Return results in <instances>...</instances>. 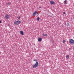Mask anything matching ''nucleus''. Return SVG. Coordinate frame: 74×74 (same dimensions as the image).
<instances>
[{
	"label": "nucleus",
	"instance_id": "1",
	"mask_svg": "<svg viewBox=\"0 0 74 74\" xmlns=\"http://www.w3.org/2000/svg\"><path fill=\"white\" fill-rule=\"evenodd\" d=\"M14 24L15 25H18V24L21 23V22L19 20H18L17 21H15L14 22Z\"/></svg>",
	"mask_w": 74,
	"mask_h": 74
},
{
	"label": "nucleus",
	"instance_id": "2",
	"mask_svg": "<svg viewBox=\"0 0 74 74\" xmlns=\"http://www.w3.org/2000/svg\"><path fill=\"white\" fill-rule=\"evenodd\" d=\"M69 43L70 44H74V40L73 39H71L69 40Z\"/></svg>",
	"mask_w": 74,
	"mask_h": 74
},
{
	"label": "nucleus",
	"instance_id": "3",
	"mask_svg": "<svg viewBox=\"0 0 74 74\" xmlns=\"http://www.w3.org/2000/svg\"><path fill=\"white\" fill-rule=\"evenodd\" d=\"M5 18L6 19H8L10 18V15H8V14L6 15L5 16Z\"/></svg>",
	"mask_w": 74,
	"mask_h": 74
},
{
	"label": "nucleus",
	"instance_id": "4",
	"mask_svg": "<svg viewBox=\"0 0 74 74\" xmlns=\"http://www.w3.org/2000/svg\"><path fill=\"white\" fill-rule=\"evenodd\" d=\"M37 14H38L37 11H35L33 13V15L34 16V15H36Z\"/></svg>",
	"mask_w": 74,
	"mask_h": 74
},
{
	"label": "nucleus",
	"instance_id": "5",
	"mask_svg": "<svg viewBox=\"0 0 74 74\" xmlns=\"http://www.w3.org/2000/svg\"><path fill=\"white\" fill-rule=\"evenodd\" d=\"M50 3L51 4H55V2L53 1H50Z\"/></svg>",
	"mask_w": 74,
	"mask_h": 74
},
{
	"label": "nucleus",
	"instance_id": "6",
	"mask_svg": "<svg viewBox=\"0 0 74 74\" xmlns=\"http://www.w3.org/2000/svg\"><path fill=\"white\" fill-rule=\"evenodd\" d=\"M32 67L33 68H36V67H37V66L35 64L33 65Z\"/></svg>",
	"mask_w": 74,
	"mask_h": 74
},
{
	"label": "nucleus",
	"instance_id": "7",
	"mask_svg": "<svg viewBox=\"0 0 74 74\" xmlns=\"http://www.w3.org/2000/svg\"><path fill=\"white\" fill-rule=\"evenodd\" d=\"M70 58V57H69V55H66V59H69Z\"/></svg>",
	"mask_w": 74,
	"mask_h": 74
},
{
	"label": "nucleus",
	"instance_id": "8",
	"mask_svg": "<svg viewBox=\"0 0 74 74\" xmlns=\"http://www.w3.org/2000/svg\"><path fill=\"white\" fill-rule=\"evenodd\" d=\"M20 33L21 34V35H23L24 34L23 32V31H21L20 32Z\"/></svg>",
	"mask_w": 74,
	"mask_h": 74
},
{
	"label": "nucleus",
	"instance_id": "9",
	"mask_svg": "<svg viewBox=\"0 0 74 74\" xmlns=\"http://www.w3.org/2000/svg\"><path fill=\"white\" fill-rule=\"evenodd\" d=\"M41 40H42V38H40L38 39V41H39V42H40V41H41Z\"/></svg>",
	"mask_w": 74,
	"mask_h": 74
},
{
	"label": "nucleus",
	"instance_id": "10",
	"mask_svg": "<svg viewBox=\"0 0 74 74\" xmlns=\"http://www.w3.org/2000/svg\"><path fill=\"white\" fill-rule=\"evenodd\" d=\"M38 62H36L35 64L36 66H38Z\"/></svg>",
	"mask_w": 74,
	"mask_h": 74
},
{
	"label": "nucleus",
	"instance_id": "11",
	"mask_svg": "<svg viewBox=\"0 0 74 74\" xmlns=\"http://www.w3.org/2000/svg\"><path fill=\"white\" fill-rule=\"evenodd\" d=\"M6 4L7 5H10L11 4V3L10 2H7Z\"/></svg>",
	"mask_w": 74,
	"mask_h": 74
},
{
	"label": "nucleus",
	"instance_id": "12",
	"mask_svg": "<svg viewBox=\"0 0 74 74\" xmlns=\"http://www.w3.org/2000/svg\"><path fill=\"white\" fill-rule=\"evenodd\" d=\"M37 21H40V18L39 17H38L37 19Z\"/></svg>",
	"mask_w": 74,
	"mask_h": 74
},
{
	"label": "nucleus",
	"instance_id": "13",
	"mask_svg": "<svg viewBox=\"0 0 74 74\" xmlns=\"http://www.w3.org/2000/svg\"><path fill=\"white\" fill-rule=\"evenodd\" d=\"M64 4H67V3H66V0H65L64 2Z\"/></svg>",
	"mask_w": 74,
	"mask_h": 74
},
{
	"label": "nucleus",
	"instance_id": "14",
	"mask_svg": "<svg viewBox=\"0 0 74 74\" xmlns=\"http://www.w3.org/2000/svg\"><path fill=\"white\" fill-rule=\"evenodd\" d=\"M42 35L43 36H47V34H43Z\"/></svg>",
	"mask_w": 74,
	"mask_h": 74
},
{
	"label": "nucleus",
	"instance_id": "15",
	"mask_svg": "<svg viewBox=\"0 0 74 74\" xmlns=\"http://www.w3.org/2000/svg\"><path fill=\"white\" fill-rule=\"evenodd\" d=\"M34 61H35V62H37V60L35 59H34Z\"/></svg>",
	"mask_w": 74,
	"mask_h": 74
},
{
	"label": "nucleus",
	"instance_id": "16",
	"mask_svg": "<svg viewBox=\"0 0 74 74\" xmlns=\"http://www.w3.org/2000/svg\"><path fill=\"white\" fill-rule=\"evenodd\" d=\"M66 42V40H63V43H64V42Z\"/></svg>",
	"mask_w": 74,
	"mask_h": 74
},
{
	"label": "nucleus",
	"instance_id": "17",
	"mask_svg": "<svg viewBox=\"0 0 74 74\" xmlns=\"http://www.w3.org/2000/svg\"><path fill=\"white\" fill-rule=\"evenodd\" d=\"M69 23H67V26H69Z\"/></svg>",
	"mask_w": 74,
	"mask_h": 74
},
{
	"label": "nucleus",
	"instance_id": "18",
	"mask_svg": "<svg viewBox=\"0 0 74 74\" xmlns=\"http://www.w3.org/2000/svg\"><path fill=\"white\" fill-rule=\"evenodd\" d=\"M63 14H66V12H64L63 13Z\"/></svg>",
	"mask_w": 74,
	"mask_h": 74
},
{
	"label": "nucleus",
	"instance_id": "19",
	"mask_svg": "<svg viewBox=\"0 0 74 74\" xmlns=\"http://www.w3.org/2000/svg\"><path fill=\"white\" fill-rule=\"evenodd\" d=\"M18 19H20V17H18Z\"/></svg>",
	"mask_w": 74,
	"mask_h": 74
},
{
	"label": "nucleus",
	"instance_id": "20",
	"mask_svg": "<svg viewBox=\"0 0 74 74\" xmlns=\"http://www.w3.org/2000/svg\"><path fill=\"white\" fill-rule=\"evenodd\" d=\"M1 23V21L0 20V23Z\"/></svg>",
	"mask_w": 74,
	"mask_h": 74
},
{
	"label": "nucleus",
	"instance_id": "21",
	"mask_svg": "<svg viewBox=\"0 0 74 74\" xmlns=\"http://www.w3.org/2000/svg\"><path fill=\"white\" fill-rule=\"evenodd\" d=\"M39 8H41V7H39Z\"/></svg>",
	"mask_w": 74,
	"mask_h": 74
}]
</instances>
